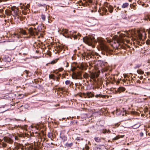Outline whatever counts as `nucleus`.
Listing matches in <instances>:
<instances>
[{
    "instance_id": "nucleus-1",
    "label": "nucleus",
    "mask_w": 150,
    "mask_h": 150,
    "mask_svg": "<svg viewBox=\"0 0 150 150\" xmlns=\"http://www.w3.org/2000/svg\"><path fill=\"white\" fill-rule=\"evenodd\" d=\"M62 33L63 35L66 38H69L71 37H73L74 39H77L78 36H80L81 35L80 34L78 33L77 35L74 34L76 33V32L74 31H68V30L67 29H62Z\"/></svg>"
},
{
    "instance_id": "nucleus-2",
    "label": "nucleus",
    "mask_w": 150,
    "mask_h": 150,
    "mask_svg": "<svg viewBox=\"0 0 150 150\" xmlns=\"http://www.w3.org/2000/svg\"><path fill=\"white\" fill-rule=\"evenodd\" d=\"M83 40L84 42L89 46L93 45V44H95L97 42V40L95 39L94 36L93 35L83 37Z\"/></svg>"
},
{
    "instance_id": "nucleus-3",
    "label": "nucleus",
    "mask_w": 150,
    "mask_h": 150,
    "mask_svg": "<svg viewBox=\"0 0 150 150\" xmlns=\"http://www.w3.org/2000/svg\"><path fill=\"white\" fill-rule=\"evenodd\" d=\"M82 74L81 71H79L77 73L73 72L72 77L73 79H81L82 78Z\"/></svg>"
},
{
    "instance_id": "nucleus-4",
    "label": "nucleus",
    "mask_w": 150,
    "mask_h": 150,
    "mask_svg": "<svg viewBox=\"0 0 150 150\" xmlns=\"http://www.w3.org/2000/svg\"><path fill=\"white\" fill-rule=\"evenodd\" d=\"M14 137L13 136V137ZM12 136H11L10 137H4L3 139L4 142H6L9 144H12L13 142V141L12 139Z\"/></svg>"
},
{
    "instance_id": "nucleus-5",
    "label": "nucleus",
    "mask_w": 150,
    "mask_h": 150,
    "mask_svg": "<svg viewBox=\"0 0 150 150\" xmlns=\"http://www.w3.org/2000/svg\"><path fill=\"white\" fill-rule=\"evenodd\" d=\"M28 33L31 36H35V35H38L39 34V32L34 31V30L32 28H30L28 30Z\"/></svg>"
},
{
    "instance_id": "nucleus-6",
    "label": "nucleus",
    "mask_w": 150,
    "mask_h": 150,
    "mask_svg": "<svg viewBox=\"0 0 150 150\" xmlns=\"http://www.w3.org/2000/svg\"><path fill=\"white\" fill-rule=\"evenodd\" d=\"M100 47L102 50L105 51L106 52H109L110 49L105 45L103 44L100 45Z\"/></svg>"
},
{
    "instance_id": "nucleus-7",
    "label": "nucleus",
    "mask_w": 150,
    "mask_h": 150,
    "mask_svg": "<svg viewBox=\"0 0 150 150\" xmlns=\"http://www.w3.org/2000/svg\"><path fill=\"white\" fill-rule=\"evenodd\" d=\"M6 105H3L0 107V113H2L8 110L9 109L7 108Z\"/></svg>"
},
{
    "instance_id": "nucleus-8",
    "label": "nucleus",
    "mask_w": 150,
    "mask_h": 150,
    "mask_svg": "<svg viewBox=\"0 0 150 150\" xmlns=\"http://www.w3.org/2000/svg\"><path fill=\"white\" fill-rule=\"evenodd\" d=\"M94 56V55L91 53H87L85 54V56L84 57V59H89L90 58H91Z\"/></svg>"
},
{
    "instance_id": "nucleus-9",
    "label": "nucleus",
    "mask_w": 150,
    "mask_h": 150,
    "mask_svg": "<svg viewBox=\"0 0 150 150\" xmlns=\"http://www.w3.org/2000/svg\"><path fill=\"white\" fill-rule=\"evenodd\" d=\"M16 149L17 150H25L24 146L20 144H17L16 146Z\"/></svg>"
},
{
    "instance_id": "nucleus-10",
    "label": "nucleus",
    "mask_w": 150,
    "mask_h": 150,
    "mask_svg": "<svg viewBox=\"0 0 150 150\" xmlns=\"http://www.w3.org/2000/svg\"><path fill=\"white\" fill-rule=\"evenodd\" d=\"M106 7L110 13H112L113 12V8L112 6L109 4H108Z\"/></svg>"
},
{
    "instance_id": "nucleus-11",
    "label": "nucleus",
    "mask_w": 150,
    "mask_h": 150,
    "mask_svg": "<svg viewBox=\"0 0 150 150\" xmlns=\"http://www.w3.org/2000/svg\"><path fill=\"white\" fill-rule=\"evenodd\" d=\"M85 2V5L87 6V5L90 6L92 3V0H83Z\"/></svg>"
},
{
    "instance_id": "nucleus-12",
    "label": "nucleus",
    "mask_w": 150,
    "mask_h": 150,
    "mask_svg": "<svg viewBox=\"0 0 150 150\" xmlns=\"http://www.w3.org/2000/svg\"><path fill=\"white\" fill-rule=\"evenodd\" d=\"M125 90V88L122 87H120L117 88V91L119 93H121V92H123Z\"/></svg>"
},
{
    "instance_id": "nucleus-13",
    "label": "nucleus",
    "mask_w": 150,
    "mask_h": 150,
    "mask_svg": "<svg viewBox=\"0 0 150 150\" xmlns=\"http://www.w3.org/2000/svg\"><path fill=\"white\" fill-rule=\"evenodd\" d=\"M102 9L103 11L102 13L104 15H107L108 14V12L107 9L103 7V8H102Z\"/></svg>"
},
{
    "instance_id": "nucleus-14",
    "label": "nucleus",
    "mask_w": 150,
    "mask_h": 150,
    "mask_svg": "<svg viewBox=\"0 0 150 150\" xmlns=\"http://www.w3.org/2000/svg\"><path fill=\"white\" fill-rule=\"evenodd\" d=\"M85 96H86L88 98H90L94 97V95L91 92H88L86 94H85Z\"/></svg>"
},
{
    "instance_id": "nucleus-15",
    "label": "nucleus",
    "mask_w": 150,
    "mask_h": 150,
    "mask_svg": "<svg viewBox=\"0 0 150 150\" xmlns=\"http://www.w3.org/2000/svg\"><path fill=\"white\" fill-rule=\"evenodd\" d=\"M57 91L61 92H65L66 90L64 87L59 88L57 89Z\"/></svg>"
},
{
    "instance_id": "nucleus-16",
    "label": "nucleus",
    "mask_w": 150,
    "mask_h": 150,
    "mask_svg": "<svg viewBox=\"0 0 150 150\" xmlns=\"http://www.w3.org/2000/svg\"><path fill=\"white\" fill-rule=\"evenodd\" d=\"M12 11H14V13H16L18 11V8H16V7H13L11 8Z\"/></svg>"
},
{
    "instance_id": "nucleus-17",
    "label": "nucleus",
    "mask_w": 150,
    "mask_h": 150,
    "mask_svg": "<svg viewBox=\"0 0 150 150\" xmlns=\"http://www.w3.org/2000/svg\"><path fill=\"white\" fill-rule=\"evenodd\" d=\"M38 6L39 7H41V6H43L44 7H46L47 6V5L45 3H38Z\"/></svg>"
},
{
    "instance_id": "nucleus-18",
    "label": "nucleus",
    "mask_w": 150,
    "mask_h": 150,
    "mask_svg": "<svg viewBox=\"0 0 150 150\" xmlns=\"http://www.w3.org/2000/svg\"><path fill=\"white\" fill-rule=\"evenodd\" d=\"M65 83L66 85H72L73 83V82L71 81L70 80H66L65 82Z\"/></svg>"
},
{
    "instance_id": "nucleus-19",
    "label": "nucleus",
    "mask_w": 150,
    "mask_h": 150,
    "mask_svg": "<svg viewBox=\"0 0 150 150\" xmlns=\"http://www.w3.org/2000/svg\"><path fill=\"white\" fill-rule=\"evenodd\" d=\"M29 7V5L28 4H27L26 6H24L23 7V10L24 11H28L29 9L28 8Z\"/></svg>"
},
{
    "instance_id": "nucleus-20",
    "label": "nucleus",
    "mask_w": 150,
    "mask_h": 150,
    "mask_svg": "<svg viewBox=\"0 0 150 150\" xmlns=\"http://www.w3.org/2000/svg\"><path fill=\"white\" fill-rule=\"evenodd\" d=\"M124 135L118 136H116L113 139L114 140H116L118 139L120 137L123 138L124 137Z\"/></svg>"
},
{
    "instance_id": "nucleus-21",
    "label": "nucleus",
    "mask_w": 150,
    "mask_h": 150,
    "mask_svg": "<svg viewBox=\"0 0 150 150\" xmlns=\"http://www.w3.org/2000/svg\"><path fill=\"white\" fill-rule=\"evenodd\" d=\"M89 146L87 144H86L85 147L83 148L82 150H89Z\"/></svg>"
},
{
    "instance_id": "nucleus-22",
    "label": "nucleus",
    "mask_w": 150,
    "mask_h": 150,
    "mask_svg": "<svg viewBox=\"0 0 150 150\" xmlns=\"http://www.w3.org/2000/svg\"><path fill=\"white\" fill-rule=\"evenodd\" d=\"M129 5V4L127 3H126L124 4H123L122 6V8H125L127 7Z\"/></svg>"
},
{
    "instance_id": "nucleus-23",
    "label": "nucleus",
    "mask_w": 150,
    "mask_h": 150,
    "mask_svg": "<svg viewBox=\"0 0 150 150\" xmlns=\"http://www.w3.org/2000/svg\"><path fill=\"white\" fill-rule=\"evenodd\" d=\"M94 139L96 142H99L101 141V139L99 137H95Z\"/></svg>"
},
{
    "instance_id": "nucleus-24",
    "label": "nucleus",
    "mask_w": 150,
    "mask_h": 150,
    "mask_svg": "<svg viewBox=\"0 0 150 150\" xmlns=\"http://www.w3.org/2000/svg\"><path fill=\"white\" fill-rule=\"evenodd\" d=\"M140 126V125L139 124H137L133 126L132 127L134 129H137Z\"/></svg>"
},
{
    "instance_id": "nucleus-25",
    "label": "nucleus",
    "mask_w": 150,
    "mask_h": 150,
    "mask_svg": "<svg viewBox=\"0 0 150 150\" xmlns=\"http://www.w3.org/2000/svg\"><path fill=\"white\" fill-rule=\"evenodd\" d=\"M73 145V143H67L65 144V145L67 147H71Z\"/></svg>"
},
{
    "instance_id": "nucleus-26",
    "label": "nucleus",
    "mask_w": 150,
    "mask_h": 150,
    "mask_svg": "<svg viewBox=\"0 0 150 150\" xmlns=\"http://www.w3.org/2000/svg\"><path fill=\"white\" fill-rule=\"evenodd\" d=\"M20 32L21 33L24 35H26V31L23 29H21L20 30Z\"/></svg>"
},
{
    "instance_id": "nucleus-27",
    "label": "nucleus",
    "mask_w": 150,
    "mask_h": 150,
    "mask_svg": "<svg viewBox=\"0 0 150 150\" xmlns=\"http://www.w3.org/2000/svg\"><path fill=\"white\" fill-rule=\"evenodd\" d=\"M142 19L144 20L145 21H146L148 19H149V20H150V16H146L143 18Z\"/></svg>"
},
{
    "instance_id": "nucleus-28",
    "label": "nucleus",
    "mask_w": 150,
    "mask_h": 150,
    "mask_svg": "<svg viewBox=\"0 0 150 150\" xmlns=\"http://www.w3.org/2000/svg\"><path fill=\"white\" fill-rule=\"evenodd\" d=\"M78 4L79 6L82 5L84 6H85V4L82 3L81 1H80L78 2Z\"/></svg>"
},
{
    "instance_id": "nucleus-29",
    "label": "nucleus",
    "mask_w": 150,
    "mask_h": 150,
    "mask_svg": "<svg viewBox=\"0 0 150 150\" xmlns=\"http://www.w3.org/2000/svg\"><path fill=\"white\" fill-rule=\"evenodd\" d=\"M24 72L26 74V76H30L31 75V74H29L30 72L29 71L25 70L24 71Z\"/></svg>"
},
{
    "instance_id": "nucleus-30",
    "label": "nucleus",
    "mask_w": 150,
    "mask_h": 150,
    "mask_svg": "<svg viewBox=\"0 0 150 150\" xmlns=\"http://www.w3.org/2000/svg\"><path fill=\"white\" fill-rule=\"evenodd\" d=\"M83 77L85 78H88L89 77V75L88 74L86 73H84L83 75Z\"/></svg>"
},
{
    "instance_id": "nucleus-31",
    "label": "nucleus",
    "mask_w": 150,
    "mask_h": 150,
    "mask_svg": "<svg viewBox=\"0 0 150 150\" xmlns=\"http://www.w3.org/2000/svg\"><path fill=\"white\" fill-rule=\"evenodd\" d=\"M90 76L91 78L93 79L95 77V75L93 73H91L90 75Z\"/></svg>"
},
{
    "instance_id": "nucleus-32",
    "label": "nucleus",
    "mask_w": 150,
    "mask_h": 150,
    "mask_svg": "<svg viewBox=\"0 0 150 150\" xmlns=\"http://www.w3.org/2000/svg\"><path fill=\"white\" fill-rule=\"evenodd\" d=\"M20 137L21 136H20L19 137L16 136L14 137V138L16 140L19 141L20 139Z\"/></svg>"
},
{
    "instance_id": "nucleus-33",
    "label": "nucleus",
    "mask_w": 150,
    "mask_h": 150,
    "mask_svg": "<svg viewBox=\"0 0 150 150\" xmlns=\"http://www.w3.org/2000/svg\"><path fill=\"white\" fill-rule=\"evenodd\" d=\"M1 145L3 147H5L7 146V144L3 142H2Z\"/></svg>"
},
{
    "instance_id": "nucleus-34",
    "label": "nucleus",
    "mask_w": 150,
    "mask_h": 150,
    "mask_svg": "<svg viewBox=\"0 0 150 150\" xmlns=\"http://www.w3.org/2000/svg\"><path fill=\"white\" fill-rule=\"evenodd\" d=\"M57 60L55 59L54 60L52 61L50 63H49V64H54L55 63H56L57 62Z\"/></svg>"
},
{
    "instance_id": "nucleus-35",
    "label": "nucleus",
    "mask_w": 150,
    "mask_h": 150,
    "mask_svg": "<svg viewBox=\"0 0 150 150\" xmlns=\"http://www.w3.org/2000/svg\"><path fill=\"white\" fill-rule=\"evenodd\" d=\"M132 113L133 114H134V115H140L139 113L137 112H135V111L133 112H132Z\"/></svg>"
},
{
    "instance_id": "nucleus-36",
    "label": "nucleus",
    "mask_w": 150,
    "mask_h": 150,
    "mask_svg": "<svg viewBox=\"0 0 150 150\" xmlns=\"http://www.w3.org/2000/svg\"><path fill=\"white\" fill-rule=\"evenodd\" d=\"M142 31L141 30V40L142 39V37H143V35H145V33L143 31V32L142 33Z\"/></svg>"
},
{
    "instance_id": "nucleus-37",
    "label": "nucleus",
    "mask_w": 150,
    "mask_h": 150,
    "mask_svg": "<svg viewBox=\"0 0 150 150\" xmlns=\"http://www.w3.org/2000/svg\"><path fill=\"white\" fill-rule=\"evenodd\" d=\"M41 18L44 21L45 20V16L44 15H42L41 16Z\"/></svg>"
},
{
    "instance_id": "nucleus-38",
    "label": "nucleus",
    "mask_w": 150,
    "mask_h": 150,
    "mask_svg": "<svg viewBox=\"0 0 150 150\" xmlns=\"http://www.w3.org/2000/svg\"><path fill=\"white\" fill-rule=\"evenodd\" d=\"M137 32L138 34L139 37V39H141V33H140V30H137Z\"/></svg>"
},
{
    "instance_id": "nucleus-39",
    "label": "nucleus",
    "mask_w": 150,
    "mask_h": 150,
    "mask_svg": "<svg viewBox=\"0 0 150 150\" xmlns=\"http://www.w3.org/2000/svg\"><path fill=\"white\" fill-rule=\"evenodd\" d=\"M28 11H24V10H22V12L23 13V14L24 15H26L27 14V13H28Z\"/></svg>"
},
{
    "instance_id": "nucleus-40",
    "label": "nucleus",
    "mask_w": 150,
    "mask_h": 150,
    "mask_svg": "<svg viewBox=\"0 0 150 150\" xmlns=\"http://www.w3.org/2000/svg\"><path fill=\"white\" fill-rule=\"evenodd\" d=\"M14 37H16L18 38L19 37V35L16 33H14Z\"/></svg>"
},
{
    "instance_id": "nucleus-41",
    "label": "nucleus",
    "mask_w": 150,
    "mask_h": 150,
    "mask_svg": "<svg viewBox=\"0 0 150 150\" xmlns=\"http://www.w3.org/2000/svg\"><path fill=\"white\" fill-rule=\"evenodd\" d=\"M52 136V133H49L48 134V137L49 138H51Z\"/></svg>"
},
{
    "instance_id": "nucleus-42",
    "label": "nucleus",
    "mask_w": 150,
    "mask_h": 150,
    "mask_svg": "<svg viewBox=\"0 0 150 150\" xmlns=\"http://www.w3.org/2000/svg\"><path fill=\"white\" fill-rule=\"evenodd\" d=\"M16 127V128H18V127H19V128H22V127L21 126V125H15V127Z\"/></svg>"
},
{
    "instance_id": "nucleus-43",
    "label": "nucleus",
    "mask_w": 150,
    "mask_h": 150,
    "mask_svg": "<svg viewBox=\"0 0 150 150\" xmlns=\"http://www.w3.org/2000/svg\"><path fill=\"white\" fill-rule=\"evenodd\" d=\"M102 95L101 94H99V95H96L95 96V97L96 98H98V97H101L102 96Z\"/></svg>"
},
{
    "instance_id": "nucleus-44",
    "label": "nucleus",
    "mask_w": 150,
    "mask_h": 150,
    "mask_svg": "<svg viewBox=\"0 0 150 150\" xmlns=\"http://www.w3.org/2000/svg\"><path fill=\"white\" fill-rule=\"evenodd\" d=\"M93 150H100V148L97 147H95Z\"/></svg>"
},
{
    "instance_id": "nucleus-45",
    "label": "nucleus",
    "mask_w": 150,
    "mask_h": 150,
    "mask_svg": "<svg viewBox=\"0 0 150 150\" xmlns=\"http://www.w3.org/2000/svg\"><path fill=\"white\" fill-rule=\"evenodd\" d=\"M6 13L9 16H10L11 15V13L10 11H5Z\"/></svg>"
},
{
    "instance_id": "nucleus-46",
    "label": "nucleus",
    "mask_w": 150,
    "mask_h": 150,
    "mask_svg": "<svg viewBox=\"0 0 150 150\" xmlns=\"http://www.w3.org/2000/svg\"><path fill=\"white\" fill-rule=\"evenodd\" d=\"M54 77V75H53V74H51V75H49V77L50 78H51V79H53V78Z\"/></svg>"
},
{
    "instance_id": "nucleus-47",
    "label": "nucleus",
    "mask_w": 150,
    "mask_h": 150,
    "mask_svg": "<svg viewBox=\"0 0 150 150\" xmlns=\"http://www.w3.org/2000/svg\"><path fill=\"white\" fill-rule=\"evenodd\" d=\"M146 44L147 45H150V40H147L146 41Z\"/></svg>"
},
{
    "instance_id": "nucleus-48",
    "label": "nucleus",
    "mask_w": 150,
    "mask_h": 150,
    "mask_svg": "<svg viewBox=\"0 0 150 150\" xmlns=\"http://www.w3.org/2000/svg\"><path fill=\"white\" fill-rule=\"evenodd\" d=\"M140 67V66L139 65H138L136 66L134 68L135 69H137L139 68Z\"/></svg>"
},
{
    "instance_id": "nucleus-49",
    "label": "nucleus",
    "mask_w": 150,
    "mask_h": 150,
    "mask_svg": "<svg viewBox=\"0 0 150 150\" xmlns=\"http://www.w3.org/2000/svg\"><path fill=\"white\" fill-rule=\"evenodd\" d=\"M137 73L139 74H141V70L137 69Z\"/></svg>"
},
{
    "instance_id": "nucleus-50",
    "label": "nucleus",
    "mask_w": 150,
    "mask_h": 150,
    "mask_svg": "<svg viewBox=\"0 0 150 150\" xmlns=\"http://www.w3.org/2000/svg\"><path fill=\"white\" fill-rule=\"evenodd\" d=\"M62 139L63 140H64V141H65L66 140H67V138L66 137L64 136L62 138Z\"/></svg>"
},
{
    "instance_id": "nucleus-51",
    "label": "nucleus",
    "mask_w": 150,
    "mask_h": 150,
    "mask_svg": "<svg viewBox=\"0 0 150 150\" xmlns=\"http://www.w3.org/2000/svg\"><path fill=\"white\" fill-rule=\"evenodd\" d=\"M107 132V130L106 129L104 130V131L103 132V133L104 134H105Z\"/></svg>"
},
{
    "instance_id": "nucleus-52",
    "label": "nucleus",
    "mask_w": 150,
    "mask_h": 150,
    "mask_svg": "<svg viewBox=\"0 0 150 150\" xmlns=\"http://www.w3.org/2000/svg\"><path fill=\"white\" fill-rule=\"evenodd\" d=\"M107 39V42L108 43H110L111 42V40H108V39Z\"/></svg>"
},
{
    "instance_id": "nucleus-53",
    "label": "nucleus",
    "mask_w": 150,
    "mask_h": 150,
    "mask_svg": "<svg viewBox=\"0 0 150 150\" xmlns=\"http://www.w3.org/2000/svg\"><path fill=\"white\" fill-rule=\"evenodd\" d=\"M63 68H61L59 69V71H61L63 70Z\"/></svg>"
},
{
    "instance_id": "nucleus-54",
    "label": "nucleus",
    "mask_w": 150,
    "mask_h": 150,
    "mask_svg": "<svg viewBox=\"0 0 150 150\" xmlns=\"http://www.w3.org/2000/svg\"><path fill=\"white\" fill-rule=\"evenodd\" d=\"M130 7L131 8H133L134 7V6L132 4H130Z\"/></svg>"
},
{
    "instance_id": "nucleus-55",
    "label": "nucleus",
    "mask_w": 150,
    "mask_h": 150,
    "mask_svg": "<svg viewBox=\"0 0 150 150\" xmlns=\"http://www.w3.org/2000/svg\"><path fill=\"white\" fill-rule=\"evenodd\" d=\"M66 62V63H67V64L65 66V67H68V62Z\"/></svg>"
},
{
    "instance_id": "nucleus-56",
    "label": "nucleus",
    "mask_w": 150,
    "mask_h": 150,
    "mask_svg": "<svg viewBox=\"0 0 150 150\" xmlns=\"http://www.w3.org/2000/svg\"><path fill=\"white\" fill-rule=\"evenodd\" d=\"M148 33L150 35V28L148 30Z\"/></svg>"
},
{
    "instance_id": "nucleus-57",
    "label": "nucleus",
    "mask_w": 150,
    "mask_h": 150,
    "mask_svg": "<svg viewBox=\"0 0 150 150\" xmlns=\"http://www.w3.org/2000/svg\"><path fill=\"white\" fill-rule=\"evenodd\" d=\"M144 135V133H143L141 132V137H142Z\"/></svg>"
},
{
    "instance_id": "nucleus-58",
    "label": "nucleus",
    "mask_w": 150,
    "mask_h": 150,
    "mask_svg": "<svg viewBox=\"0 0 150 150\" xmlns=\"http://www.w3.org/2000/svg\"><path fill=\"white\" fill-rule=\"evenodd\" d=\"M144 73V71H142V70H141V75L143 74Z\"/></svg>"
},
{
    "instance_id": "nucleus-59",
    "label": "nucleus",
    "mask_w": 150,
    "mask_h": 150,
    "mask_svg": "<svg viewBox=\"0 0 150 150\" xmlns=\"http://www.w3.org/2000/svg\"><path fill=\"white\" fill-rule=\"evenodd\" d=\"M138 4H140V3H141V1H140V0H139V1H138Z\"/></svg>"
},
{
    "instance_id": "nucleus-60",
    "label": "nucleus",
    "mask_w": 150,
    "mask_h": 150,
    "mask_svg": "<svg viewBox=\"0 0 150 150\" xmlns=\"http://www.w3.org/2000/svg\"><path fill=\"white\" fill-rule=\"evenodd\" d=\"M147 74H148V75H150V72H148V73H147Z\"/></svg>"
},
{
    "instance_id": "nucleus-61",
    "label": "nucleus",
    "mask_w": 150,
    "mask_h": 150,
    "mask_svg": "<svg viewBox=\"0 0 150 150\" xmlns=\"http://www.w3.org/2000/svg\"><path fill=\"white\" fill-rule=\"evenodd\" d=\"M33 29L34 30V31H36V28H34V29Z\"/></svg>"
},
{
    "instance_id": "nucleus-62",
    "label": "nucleus",
    "mask_w": 150,
    "mask_h": 150,
    "mask_svg": "<svg viewBox=\"0 0 150 150\" xmlns=\"http://www.w3.org/2000/svg\"><path fill=\"white\" fill-rule=\"evenodd\" d=\"M33 26H35V24H33L32 25Z\"/></svg>"
},
{
    "instance_id": "nucleus-63",
    "label": "nucleus",
    "mask_w": 150,
    "mask_h": 150,
    "mask_svg": "<svg viewBox=\"0 0 150 150\" xmlns=\"http://www.w3.org/2000/svg\"><path fill=\"white\" fill-rule=\"evenodd\" d=\"M59 104H58V105H55L54 106H59Z\"/></svg>"
},
{
    "instance_id": "nucleus-64",
    "label": "nucleus",
    "mask_w": 150,
    "mask_h": 150,
    "mask_svg": "<svg viewBox=\"0 0 150 150\" xmlns=\"http://www.w3.org/2000/svg\"><path fill=\"white\" fill-rule=\"evenodd\" d=\"M107 132H110V131L109 130H108Z\"/></svg>"
}]
</instances>
